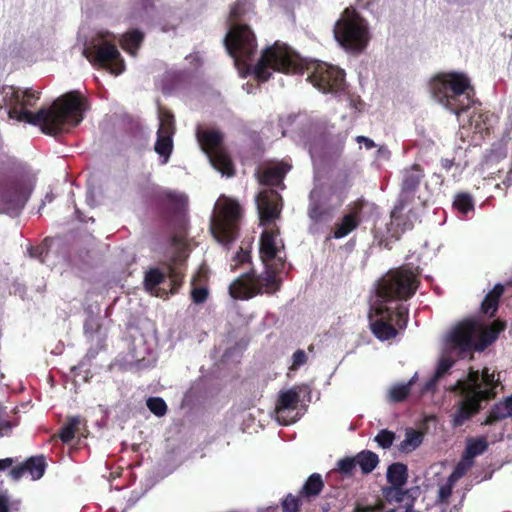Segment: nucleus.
Instances as JSON below:
<instances>
[{"mask_svg":"<svg viewBox=\"0 0 512 512\" xmlns=\"http://www.w3.org/2000/svg\"><path fill=\"white\" fill-rule=\"evenodd\" d=\"M245 12L246 0H237L229 14L233 25L224 40L226 49L236 64L241 63L259 82L268 81L272 75L271 70L282 73H303L302 59L287 45L277 42L262 52L254 66L248 64L257 51V41L248 25L236 23Z\"/></svg>","mask_w":512,"mask_h":512,"instance_id":"f257e3e1","label":"nucleus"},{"mask_svg":"<svg viewBox=\"0 0 512 512\" xmlns=\"http://www.w3.org/2000/svg\"><path fill=\"white\" fill-rule=\"evenodd\" d=\"M20 90L12 85L0 87V107H8V117L38 126L44 134L59 135L76 127L83 120L86 99L79 91H69L36 113L19 109Z\"/></svg>","mask_w":512,"mask_h":512,"instance_id":"f03ea898","label":"nucleus"},{"mask_svg":"<svg viewBox=\"0 0 512 512\" xmlns=\"http://www.w3.org/2000/svg\"><path fill=\"white\" fill-rule=\"evenodd\" d=\"M433 98L456 115L474 103V88L469 77L461 72L439 73L430 81Z\"/></svg>","mask_w":512,"mask_h":512,"instance_id":"7ed1b4c3","label":"nucleus"},{"mask_svg":"<svg viewBox=\"0 0 512 512\" xmlns=\"http://www.w3.org/2000/svg\"><path fill=\"white\" fill-rule=\"evenodd\" d=\"M506 324L495 320L489 326H484L475 319L460 322L449 334L448 342L452 349L465 355L474 351L482 352L494 343L499 334L504 331Z\"/></svg>","mask_w":512,"mask_h":512,"instance_id":"20e7f679","label":"nucleus"},{"mask_svg":"<svg viewBox=\"0 0 512 512\" xmlns=\"http://www.w3.org/2000/svg\"><path fill=\"white\" fill-rule=\"evenodd\" d=\"M369 315V327L372 334L380 341H389L405 330L409 319V309L403 303L389 305L376 302Z\"/></svg>","mask_w":512,"mask_h":512,"instance_id":"39448f33","label":"nucleus"},{"mask_svg":"<svg viewBox=\"0 0 512 512\" xmlns=\"http://www.w3.org/2000/svg\"><path fill=\"white\" fill-rule=\"evenodd\" d=\"M419 284L417 275L407 267L390 270L378 282L377 302L395 305L407 301L415 295Z\"/></svg>","mask_w":512,"mask_h":512,"instance_id":"423d86ee","label":"nucleus"},{"mask_svg":"<svg viewBox=\"0 0 512 512\" xmlns=\"http://www.w3.org/2000/svg\"><path fill=\"white\" fill-rule=\"evenodd\" d=\"M164 271L154 267L144 275L145 289L156 297H168L176 294L182 287L185 277L184 261L173 257L163 264Z\"/></svg>","mask_w":512,"mask_h":512,"instance_id":"0eeeda50","label":"nucleus"},{"mask_svg":"<svg viewBox=\"0 0 512 512\" xmlns=\"http://www.w3.org/2000/svg\"><path fill=\"white\" fill-rule=\"evenodd\" d=\"M334 34L342 47L357 53L364 50L369 40L365 20L351 7L346 8L336 22Z\"/></svg>","mask_w":512,"mask_h":512,"instance_id":"6e6552de","label":"nucleus"},{"mask_svg":"<svg viewBox=\"0 0 512 512\" xmlns=\"http://www.w3.org/2000/svg\"><path fill=\"white\" fill-rule=\"evenodd\" d=\"M242 217L240 204L233 199L224 198L218 211L211 218L210 231L222 245L228 247L239 236V224Z\"/></svg>","mask_w":512,"mask_h":512,"instance_id":"1a4fd4ad","label":"nucleus"},{"mask_svg":"<svg viewBox=\"0 0 512 512\" xmlns=\"http://www.w3.org/2000/svg\"><path fill=\"white\" fill-rule=\"evenodd\" d=\"M196 137L212 166L223 175L233 176L235 174L234 164L225 149L223 133L219 130L198 127Z\"/></svg>","mask_w":512,"mask_h":512,"instance_id":"9d476101","label":"nucleus"},{"mask_svg":"<svg viewBox=\"0 0 512 512\" xmlns=\"http://www.w3.org/2000/svg\"><path fill=\"white\" fill-rule=\"evenodd\" d=\"M83 56L98 69H105L116 76L125 70V62L116 45L103 40L98 43H91L83 49Z\"/></svg>","mask_w":512,"mask_h":512,"instance_id":"9b49d317","label":"nucleus"},{"mask_svg":"<svg viewBox=\"0 0 512 512\" xmlns=\"http://www.w3.org/2000/svg\"><path fill=\"white\" fill-rule=\"evenodd\" d=\"M307 80L323 93H337L344 90L345 73L342 69L325 62L307 64Z\"/></svg>","mask_w":512,"mask_h":512,"instance_id":"f8f14e48","label":"nucleus"},{"mask_svg":"<svg viewBox=\"0 0 512 512\" xmlns=\"http://www.w3.org/2000/svg\"><path fill=\"white\" fill-rule=\"evenodd\" d=\"M14 458L0 459V472L8 471V476L14 480H20L24 475L28 474L32 480H39L43 477L47 468V462L44 455L31 456L24 462L15 465Z\"/></svg>","mask_w":512,"mask_h":512,"instance_id":"ddd939ff","label":"nucleus"},{"mask_svg":"<svg viewBox=\"0 0 512 512\" xmlns=\"http://www.w3.org/2000/svg\"><path fill=\"white\" fill-rule=\"evenodd\" d=\"M460 394L463 399L458 402L456 411L452 416L453 427L462 426L466 421L478 414L482 409L481 403L483 401L494 399V394L491 390L479 392L478 395L470 393Z\"/></svg>","mask_w":512,"mask_h":512,"instance_id":"4468645a","label":"nucleus"},{"mask_svg":"<svg viewBox=\"0 0 512 512\" xmlns=\"http://www.w3.org/2000/svg\"><path fill=\"white\" fill-rule=\"evenodd\" d=\"M260 225L268 226L278 219L282 211V197L274 189L263 190L256 197Z\"/></svg>","mask_w":512,"mask_h":512,"instance_id":"2eb2a0df","label":"nucleus"},{"mask_svg":"<svg viewBox=\"0 0 512 512\" xmlns=\"http://www.w3.org/2000/svg\"><path fill=\"white\" fill-rule=\"evenodd\" d=\"M291 169L292 164L288 161H269L257 170L256 177L260 185L284 190L286 188L284 179Z\"/></svg>","mask_w":512,"mask_h":512,"instance_id":"dca6fc26","label":"nucleus"},{"mask_svg":"<svg viewBox=\"0 0 512 512\" xmlns=\"http://www.w3.org/2000/svg\"><path fill=\"white\" fill-rule=\"evenodd\" d=\"M255 270L243 273L237 277L228 288L229 295L233 299L249 300L260 294L259 287L255 286Z\"/></svg>","mask_w":512,"mask_h":512,"instance_id":"f3484780","label":"nucleus"},{"mask_svg":"<svg viewBox=\"0 0 512 512\" xmlns=\"http://www.w3.org/2000/svg\"><path fill=\"white\" fill-rule=\"evenodd\" d=\"M363 206L362 201H356L350 206L348 213L344 214L340 222L335 224L334 238H343L358 228L362 221L361 213Z\"/></svg>","mask_w":512,"mask_h":512,"instance_id":"a211bd4d","label":"nucleus"},{"mask_svg":"<svg viewBox=\"0 0 512 512\" xmlns=\"http://www.w3.org/2000/svg\"><path fill=\"white\" fill-rule=\"evenodd\" d=\"M187 197L184 194L165 190L156 195V203L160 208H166L173 215L180 214L187 206Z\"/></svg>","mask_w":512,"mask_h":512,"instance_id":"6ab92c4d","label":"nucleus"},{"mask_svg":"<svg viewBox=\"0 0 512 512\" xmlns=\"http://www.w3.org/2000/svg\"><path fill=\"white\" fill-rule=\"evenodd\" d=\"M424 170L419 164H413L402 171L401 193L414 194L424 178Z\"/></svg>","mask_w":512,"mask_h":512,"instance_id":"aec40b11","label":"nucleus"},{"mask_svg":"<svg viewBox=\"0 0 512 512\" xmlns=\"http://www.w3.org/2000/svg\"><path fill=\"white\" fill-rule=\"evenodd\" d=\"M279 233V228L276 225L262 232L260 236V254L264 260L272 261L277 257L276 238Z\"/></svg>","mask_w":512,"mask_h":512,"instance_id":"412c9836","label":"nucleus"},{"mask_svg":"<svg viewBox=\"0 0 512 512\" xmlns=\"http://www.w3.org/2000/svg\"><path fill=\"white\" fill-rule=\"evenodd\" d=\"M299 401L300 396L297 391L290 389L282 392L279 395L275 407L278 421L282 422L283 424H289V421L284 419L283 414L286 411L295 410L298 406Z\"/></svg>","mask_w":512,"mask_h":512,"instance_id":"4be33fe9","label":"nucleus"},{"mask_svg":"<svg viewBox=\"0 0 512 512\" xmlns=\"http://www.w3.org/2000/svg\"><path fill=\"white\" fill-rule=\"evenodd\" d=\"M480 378L481 372L470 368L467 378L465 380H458L451 390L478 395L479 392H483Z\"/></svg>","mask_w":512,"mask_h":512,"instance_id":"5701e85b","label":"nucleus"},{"mask_svg":"<svg viewBox=\"0 0 512 512\" xmlns=\"http://www.w3.org/2000/svg\"><path fill=\"white\" fill-rule=\"evenodd\" d=\"M324 488V482L322 476L318 473L311 474L305 481L304 485L300 489V495L310 501L312 498L317 497Z\"/></svg>","mask_w":512,"mask_h":512,"instance_id":"b1692460","label":"nucleus"},{"mask_svg":"<svg viewBox=\"0 0 512 512\" xmlns=\"http://www.w3.org/2000/svg\"><path fill=\"white\" fill-rule=\"evenodd\" d=\"M504 292L502 284H496L493 289L485 296L481 303V311L493 317L498 309L499 300Z\"/></svg>","mask_w":512,"mask_h":512,"instance_id":"393cba45","label":"nucleus"},{"mask_svg":"<svg viewBox=\"0 0 512 512\" xmlns=\"http://www.w3.org/2000/svg\"><path fill=\"white\" fill-rule=\"evenodd\" d=\"M390 486H404L408 481L407 465L396 462L389 465L386 473Z\"/></svg>","mask_w":512,"mask_h":512,"instance_id":"a878e982","label":"nucleus"},{"mask_svg":"<svg viewBox=\"0 0 512 512\" xmlns=\"http://www.w3.org/2000/svg\"><path fill=\"white\" fill-rule=\"evenodd\" d=\"M255 286L259 287L260 294L263 292L273 294L280 289V280L273 272H266L262 275L255 273Z\"/></svg>","mask_w":512,"mask_h":512,"instance_id":"bb28decb","label":"nucleus"},{"mask_svg":"<svg viewBox=\"0 0 512 512\" xmlns=\"http://www.w3.org/2000/svg\"><path fill=\"white\" fill-rule=\"evenodd\" d=\"M357 466L360 467L362 474H370L379 464L378 455L370 450H362L355 455Z\"/></svg>","mask_w":512,"mask_h":512,"instance_id":"cd10ccee","label":"nucleus"},{"mask_svg":"<svg viewBox=\"0 0 512 512\" xmlns=\"http://www.w3.org/2000/svg\"><path fill=\"white\" fill-rule=\"evenodd\" d=\"M144 40V34L134 29L126 32L121 41L122 48L132 55H135Z\"/></svg>","mask_w":512,"mask_h":512,"instance_id":"c85d7f7f","label":"nucleus"},{"mask_svg":"<svg viewBox=\"0 0 512 512\" xmlns=\"http://www.w3.org/2000/svg\"><path fill=\"white\" fill-rule=\"evenodd\" d=\"M423 441V434L413 428H408L405 433V439L400 443L399 450L405 453L418 448Z\"/></svg>","mask_w":512,"mask_h":512,"instance_id":"c756f323","label":"nucleus"},{"mask_svg":"<svg viewBox=\"0 0 512 512\" xmlns=\"http://www.w3.org/2000/svg\"><path fill=\"white\" fill-rule=\"evenodd\" d=\"M480 382L482 391L491 390V392L494 394V398H496V388L501 385L499 373H496L495 371L490 372L489 368L484 367L481 371Z\"/></svg>","mask_w":512,"mask_h":512,"instance_id":"7c9ffc66","label":"nucleus"},{"mask_svg":"<svg viewBox=\"0 0 512 512\" xmlns=\"http://www.w3.org/2000/svg\"><path fill=\"white\" fill-rule=\"evenodd\" d=\"M81 418L79 416L69 417L67 422L60 428L58 433L59 438L63 443H69L75 437L76 432L79 430Z\"/></svg>","mask_w":512,"mask_h":512,"instance_id":"2f4dec72","label":"nucleus"},{"mask_svg":"<svg viewBox=\"0 0 512 512\" xmlns=\"http://www.w3.org/2000/svg\"><path fill=\"white\" fill-rule=\"evenodd\" d=\"M154 150L162 158V164H166L173 151V137L157 135Z\"/></svg>","mask_w":512,"mask_h":512,"instance_id":"473e14b6","label":"nucleus"},{"mask_svg":"<svg viewBox=\"0 0 512 512\" xmlns=\"http://www.w3.org/2000/svg\"><path fill=\"white\" fill-rule=\"evenodd\" d=\"M453 207L459 213L467 215L469 212L474 211V199L469 193L460 192L455 196V199L453 201Z\"/></svg>","mask_w":512,"mask_h":512,"instance_id":"72a5a7b5","label":"nucleus"},{"mask_svg":"<svg viewBox=\"0 0 512 512\" xmlns=\"http://www.w3.org/2000/svg\"><path fill=\"white\" fill-rule=\"evenodd\" d=\"M308 216L314 223H321L331 218V211L319 202H312L308 207Z\"/></svg>","mask_w":512,"mask_h":512,"instance_id":"f704fd0d","label":"nucleus"},{"mask_svg":"<svg viewBox=\"0 0 512 512\" xmlns=\"http://www.w3.org/2000/svg\"><path fill=\"white\" fill-rule=\"evenodd\" d=\"M508 417L509 416L507 414V408H505L503 402L501 401V402L494 404L491 407V409H490L486 419L482 423V425H493L496 422L506 419Z\"/></svg>","mask_w":512,"mask_h":512,"instance_id":"c9c22d12","label":"nucleus"},{"mask_svg":"<svg viewBox=\"0 0 512 512\" xmlns=\"http://www.w3.org/2000/svg\"><path fill=\"white\" fill-rule=\"evenodd\" d=\"M303 500L305 499L300 493L298 495L288 493L280 502L282 512H300Z\"/></svg>","mask_w":512,"mask_h":512,"instance_id":"e433bc0d","label":"nucleus"},{"mask_svg":"<svg viewBox=\"0 0 512 512\" xmlns=\"http://www.w3.org/2000/svg\"><path fill=\"white\" fill-rule=\"evenodd\" d=\"M488 448V443L484 437H480L477 439H471L468 441L466 450H465V457L466 458H474L486 451Z\"/></svg>","mask_w":512,"mask_h":512,"instance_id":"4c0bfd02","label":"nucleus"},{"mask_svg":"<svg viewBox=\"0 0 512 512\" xmlns=\"http://www.w3.org/2000/svg\"><path fill=\"white\" fill-rule=\"evenodd\" d=\"M174 133V116L170 112L162 113L157 135L173 137Z\"/></svg>","mask_w":512,"mask_h":512,"instance_id":"58836bf2","label":"nucleus"},{"mask_svg":"<svg viewBox=\"0 0 512 512\" xmlns=\"http://www.w3.org/2000/svg\"><path fill=\"white\" fill-rule=\"evenodd\" d=\"M404 486H388L383 489V495L389 503H402L408 494Z\"/></svg>","mask_w":512,"mask_h":512,"instance_id":"ea45409f","label":"nucleus"},{"mask_svg":"<svg viewBox=\"0 0 512 512\" xmlns=\"http://www.w3.org/2000/svg\"><path fill=\"white\" fill-rule=\"evenodd\" d=\"M412 381H409L406 384L393 386L390 390V400L392 402H402L404 401L410 394Z\"/></svg>","mask_w":512,"mask_h":512,"instance_id":"a19ab883","label":"nucleus"},{"mask_svg":"<svg viewBox=\"0 0 512 512\" xmlns=\"http://www.w3.org/2000/svg\"><path fill=\"white\" fill-rule=\"evenodd\" d=\"M454 365V361L449 358H443L438 363L437 369L433 378L426 384V389H429L436 381L441 379Z\"/></svg>","mask_w":512,"mask_h":512,"instance_id":"79ce46f5","label":"nucleus"},{"mask_svg":"<svg viewBox=\"0 0 512 512\" xmlns=\"http://www.w3.org/2000/svg\"><path fill=\"white\" fill-rule=\"evenodd\" d=\"M356 466L357 462L355 456L345 457L337 462V469L344 477H352Z\"/></svg>","mask_w":512,"mask_h":512,"instance_id":"37998d69","label":"nucleus"},{"mask_svg":"<svg viewBox=\"0 0 512 512\" xmlns=\"http://www.w3.org/2000/svg\"><path fill=\"white\" fill-rule=\"evenodd\" d=\"M197 278L194 276L192 279L191 299L195 304H202L207 301L209 290L206 286H195Z\"/></svg>","mask_w":512,"mask_h":512,"instance_id":"c03bdc74","label":"nucleus"},{"mask_svg":"<svg viewBox=\"0 0 512 512\" xmlns=\"http://www.w3.org/2000/svg\"><path fill=\"white\" fill-rule=\"evenodd\" d=\"M148 409L156 416H164L167 412V404L160 397H150L146 401Z\"/></svg>","mask_w":512,"mask_h":512,"instance_id":"a18cd8bd","label":"nucleus"},{"mask_svg":"<svg viewBox=\"0 0 512 512\" xmlns=\"http://www.w3.org/2000/svg\"><path fill=\"white\" fill-rule=\"evenodd\" d=\"M40 98V92L32 89H26L22 93L20 92V105L19 107H33L37 100Z\"/></svg>","mask_w":512,"mask_h":512,"instance_id":"49530a36","label":"nucleus"},{"mask_svg":"<svg viewBox=\"0 0 512 512\" xmlns=\"http://www.w3.org/2000/svg\"><path fill=\"white\" fill-rule=\"evenodd\" d=\"M394 439V432L387 429H382L375 437V441L383 449L390 448L394 442Z\"/></svg>","mask_w":512,"mask_h":512,"instance_id":"de8ad7c7","label":"nucleus"},{"mask_svg":"<svg viewBox=\"0 0 512 512\" xmlns=\"http://www.w3.org/2000/svg\"><path fill=\"white\" fill-rule=\"evenodd\" d=\"M233 261L235 263L231 264V270L236 271L239 268V266H241L245 263L251 262L250 251L240 248V250L237 252L236 256L234 257Z\"/></svg>","mask_w":512,"mask_h":512,"instance_id":"09e8293b","label":"nucleus"},{"mask_svg":"<svg viewBox=\"0 0 512 512\" xmlns=\"http://www.w3.org/2000/svg\"><path fill=\"white\" fill-rule=\"evenodd\" d=\"M292 360L293 362L290 366V370H297L300 366L306 364L307 355L304 350L298 349L296 352H294Z\"/></svg>","mask_w":512,"mask_h":512,"instance_id":"8fccbe9b","label":"nucleus"},{"mask_svg":"<svg viewBox=\"0 0 512 512\" xmlns=\"http://www.w3.org/2000/svg\"><path fill=\"white\" fill-rule=\"evenodd\" d=\"M453 487L450 484H444L439 488L438 491V502L441 504H448V500L452 494Z\"/></svg>","mask_w":512,"mask_h":512,"instance_id":"3c124183","label":"nucleus"},{"mask_svg":"<svg viewBox=\"0 0 512 512\" xmlns=\"http://www.w3.org/2000/svg\"><path fill=\"white\" fill-rule=\"evenodd\" d=\"M356 141L359 144L363 143L367 149H372L376 146L374 141L366 136H357Z\"/></svg>","mask_w":512,"mask_h":512,"instance_id":"603ef678","label":"nucleus"},{"mask_svg":"<svg viewBox=\"0 0 512 512\" xmlns=\"http://www.w3.org/2000/svg\"><path fill=\"white\" fill-rule=\"evenodd\" d=\"M466 471V465L463 463H458L452 472L455 473V475H457L459 478H462L466 474Z\"/></svg>","mask_w":512,"mask_h":512,"instance_id":"864d4df0","label":"nucleus"},{"mask_svg":"<svg viewBox=\"0 0 512 512\" xmlns=\"http://www.w3.org/2000/svg\"><path fill=\"white\" fill-rule=\"evenodd\" d=\"M454 165H455L454 158L453 159H448V158L441 159V167L446 171H449Z\"/></svg>","mask_w":512,"mask_h":512,"instance_id":"5fc2aeb1","label":"nucleus"},{"mask_svg":"<svg viewBox=\"0 0 512 512\" xmlns=\"http://www.w3.org/2000/svg\"><path fill=\"white\" fill-rule=\"evenodd\" d=\"M9 501L6 496L0 495V512H9Z\"/></svg>","mask_w":512,"mask_h":512,"instance_id":"6e6d98bb","label":"nucleus"},{"mask_svg":"<svg viewBox=\"0 0 512 512\" xmlns=\"http://www.w3.org/2000/svg\"><path fill=\"white\" fill-rule=\"evenodd\" d=\"M505 408H507V414L512 418V394L506 397L503 401Z\"/></svg>","mask_w":512,"mask_h":512,"instance_id":"4d7b16f0","label":"nucleus"},{"mask_svg":"<svg viewBox=\"0 0 512 512\" xmlns=\"http://www.w3.org/2000/svg\"><path fill=\"white\" fill-rule=\"evenodd\" d=\"M43 251H44V248H43V247H40V246H38V247H32V248L29 250L30 255H31L32 257H39L40 255H42Z\"/></svg>","mask_w":512,"mask_h":512,"instance_id":"13d9d810","label":"nucleus"},{"mask_svg":"<svg viewBox=\"0 0 512 512\" xmlns=\"http://www.w3.org/2000/svg\"><path fill=\"white\" fill-rule=\"evenodd\" d=\"M460 478L455 475V473H451L446 481V484H450V486H452L454 488L456 482L459 480Z\"/></svg>","mask_w":512,"mask_h":512,"instance_id":"bf43d9fd","label":"nucleus"},{"mask_svg":"<svg viewBox=\"0 0 512 512\" xmlns=\"http://www.w3.org/2000/svg\"><path fill=\"white\" fill-rule=\"evenodd\" d=\"M404 205L405 203L403 202V200H400L399 204L395 206V210H402Z\"/></svg>","mask_w":512,"mask_h":512,"instance_id":"052dcab7","label":"nucleus"},{"mask_svg":"<svg viewBox=\"0 0 512 512\" xmlns=\"http://www.w3.org/2000/svg\"><path fill=\"white\" fill-rule=\"evenodd\" d=\"M151 4V0H141V5L146 7Z\"/></svg>","mask_w":512,"mask_h":512,"instance_id":"680f3d73","label":"nucleus"},{"mask_svg":"<svg viewBox=\"0 0 512 512\" xmlns=\"http://www.w3.org/2000/svg\"><path fill=\"white\" fill-rule=\"evenodd\" d=\"M356 512H361L359 507L356 508Z\"/></svg>","mask_w":512,"mask_h":512,"instance_id":"e2e57ef3","label":"nucleus"}]
</instances>
